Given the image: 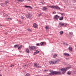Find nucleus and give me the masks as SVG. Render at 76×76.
Here are the masks:
<instances>
[{
  "instance_id": "obj_1",
  "label": "nucleus",
  "mask_w": 76,
  "mask_h": 76,
  "mask_svg": "<svg viewBox=\"0 0 76 76\" xmlns=\"http://www.w3.org/2000/svg\"><path fill=\"white\" fill-rule=\"evenodd\" d=\"M49 72H50L49 74V75L50 76H53L54 75H60L61 73V72L60 71H54L51 69L49 70Z\"/></svg>"
},
{
  "instance_id": "obj_2",
  "label": "nucleus",
  "mask_w": 76,
  "mask_h": 76,
  "mask_svg": "<svg viewBox=\"0 0 76 76\" xmlns=\"http://www.w3.org/2000/svg\"><path fill=\"white\" fill-rule=\"evenodd\" d=\"M69 67H67L65 68H62L60 69V70L62 71V74H64L65 72H66V70L69 69Z\"/></svg>"
},
{
  "instance_id": "obj_3",
  "label": "nucleus",
  "mask_w": 76,
  "mask_h": 76,
  "mask_svg": "<svg viewBox=\"0 0 76 76\" xmlns=\"http://www.w3.org/2000/svg\"><path fill=\"white\" fill-rule=\"evenodd\" d=\"M49 7L52 9H56L57 10H61L60 8L57 6H51Z\"/></svg>"
},
{
  "instance_id": "obj_4",
  "label": "nucleus",
  "mask_w": 76,
  "mask_h": 76,
  "mask_svg": "<svg viewBox=\"0 0 76 76\" xmlns=\"http://www.w3.org/2000/svg\"><path fill=\"white\" fill-rule=\"evenodd\" d=\"M59 25L60 27L61 26H66V25H67V23H63L62 22H60Z\"/></svg>"
},
{
  "instance_id": "obj_5",
  "label": "nucleus",
  "mask_w": 76,
  "mask_h": 76,
  "mask_svg": "<svg viewBox=\"0 0 76 76\" xmlns=\"http://www.w3.org/2000/svg\"><path fill=\"white\" fill-rule=\"evenodd\" d=\"M29 48L31 50H34L36 49V48L34 46H30L29 47Z\"/></svg>"
},
{
  "instance_id": "obj_6",
  "label": "nucleus",
  "mask_w": 76,
  "mask_h": 76,
  "mask_svg": "<svg viewBox=\"0 0 76 76\" xmlns=\"http://www.w3.org/2000/svg\"><path fill=\"white\" fill-rule=\"evenodd\" d=\"M26 16L27 18H30L32 16V15L31 14L28 13L26 15Z\"/></svg>"
},
{
  "instance_id": "obj_7",
  "label": "nucleus",
  "mask_w": 76,
  "mask_h": 76,
  "mask_svg": "<svg viewBox=\"0 0 76 76\" xmlns=\"http://www.w3.org/2000/svg\"><path fill=\"white\" fill-rule=\"evenodd\" d=\"M54 19L57 20L58 19L60 18V16H58L57 15H55L54 17Z\"/></svg>"
},
{
  "instance_id": "obj_8",
  "label": "nucleus",
  "mask_w": 76,
  "mask_h": 76,
  "mask_svg": "<svg viewBox=\"0 0 76 76\" xmlns=\"http://www.w3.org/2000/svg\"><path fill=\"white\" fill-rule=\"evenodd\" d=\"M49 63H50V64H55L54 61H50L49 62Z\"/></svg>"
},
{
  "instance_id": "obj_9",
  "label": "nucleus",
  "mask_w": 76,
  "mask_h": 76,
  "mask_svg": "<svg viewBox=\"0 0 76 76\" xmlns=\"http://www.w3.org/2000/svg\"><path fill=\"white\" fill-rule=\"evenodd\" d=\"M55 63L56 64V63H57V62H58V61H60V59H59L57 58L55 59Z\"/></svg>"
},
{
  "instance_id": "obj_10",
  "label": "nucleus",
  "mask_w": 76,
  "mask_h": 76,
  "mask_svg": "<svg viewBox=\"0 0 76 76\" xmlns=\"http://www.w3.org/2000/svg\"><path fill=\"white\" fill-rule=\"evenodd\" d=\"M33 26L34 28H37V26H38V25L36 23H34L33 25Z\"/></svg>"
},
{
  "instance_id": "obj_11",
  "label": "nucleus",
  "mask_w": 76,
  "mask_h": 76,
  "mask_svg": "<svg viewBox=\"0 0 76 76\" xmlns=\"http://www.w3.org/2000/svg\"><path fill=\"white\" fill-rule=\"evenodd\" d=\"M64 56H70V55L69 54L67 53H64Z\"/></svg>"
},
{
  "instance_id": "obj_12",
  "label": "nucleus",
  "mask_w": 76,
  "mask_h": 76,
  "mask_svg": "<svg viewBox=\"0 0 76 76\" xmlns=\"http://www.w3.org/2000/svg\"><path fill=\"white\" fill-rule=\"evenodd\" d=\"M37 53H39V51L38 50H36L35 51L34 54L35 55V54H36Z\"/></svg>"
},
{
  "instance_id": "obj_13",
  "label": "nucleus",
  "mask_w": 76,
  "mask_h": 76,
  "mask_svg": "<svg viewBox=\"0 0 76 76\" xmlns=\"http://www.w3.org/2000/svg\"><path fill=\"white\" fill-rule=\"evenodd\" d=\"M47 9V8L45 7H43L42 8V10H46Z\"/></svg>"
},
{
  "instance_id": "obj_14",
  "label": "nucleus",
  "mask_w": 76,
  "mask_h": 76,
  "mask_svg": "<svg viewBox=\"0 0 76 76\" xmlns=\"http://www.w3.org/2000/svg\"><path fill=\"white\" fill-rule=\"evenodd\" d=\"M26 53H29V49L27 48L26 50Z\"/></svg>"
},
{
  "instance_id": "obj_15",
  "label": "nucleus",
  "mask_w": 76,
  "mask_h": 76,
  "mask_svg": "<svg viewBox=\"0 0 76 76\" xmlns=\"http://www.w3.org/2000/svg\"><path fill=\"white\" fill-rule=\"evenodd\" d=\"M59 19L60 20H63V17L62 16L61 17H59Z\"/></svg>"
},
{
  "instance_id": "obj_16",
  "label": "nucleus",
  "mask_w": 76,
  "mask_h": 76,
  "mask_svg": "<svg viewBox=\"0 0 76 76\" xmlns=\"http://www.w3.org/2000/svg\"><path fill=\"white\" fill-rule=\"evenodd\" d=\"M69 51H72V47H69Z\"/></svg>"
},
{
  "instance_id": "obj_17",
  "label": "nucleus",
  "mask_w": 76,
  "mask_h": 76,
  "mask_svg": "<svg viewBox=\"0 0 76 76\" xmlns=\"http://www.w3.org/2000/svg\"><path fill=\"white\" fill-rule=\"evenodd\" d=\"M19 45H15L14 47H15V48H17L18 47Z\"/></svg>"
},
{
  "instance_id": "obj_18",
  "label": "nucleus",
  "mask_w": 76,
  "mask_h": 76,
  "mask_svg": "<svg viewBox=\"0 0 76 76\" xmlns=\"http://www.w3.org/2000/svg\"><path fill=\"white\" fill-rule=\"evenodd\" d=\"M67 74L68 75H71V72H70V71H68L67 72Z\"/></svg>"
},
{
  "instance_id": "obj_19",
  "label": "nucleus",
  "mask_w": 76,
  "mask_h": 76,
  "mask_svg": "<svg viewBox=\"0 0 76 76\" xmlns=\"http://www.w3.org/2000/svg\"><path fill=\"white\" fill-rule=\"evenodd\" d=\"M59 33L61 35H62L63 34V31H60Z\"/></svg>"
},
{
  "instance_id": "obj_20",
  "label": "nucleus",
  "mask_w": 76,
  "mask_h": 76,
  "mask_svg": "<svg viewBox=\"0 0 76 76\" xmlns=\"http://www.w3.org/2000/svg\"><path fill=\"white\" fill-rule=\"evenodd\" d=\"M57 57V55L56 54H55L53 56V58H56Z\"/></svg>"
},
{
  "instance_id": "obj_21",
  "label": "nucleus",
  "mask_w": 76,
  "mask_h": 76,
  "mask_svg": "<svg viewBox=\"0 0 76 76\" xmlns=\"http://www.w3.org/2000/svg\"><path fill=\"white\" fill-rule=\"evenodd\" d=\"M34 67H37V63H34Z\"/></svg>"
},
{
  "instance_id": "obj_22",
  "label": "nucleus",
  "mask_w": 76,
  "mask_h": 76,
  "mask_svg": "<svg viewBox=\"0 0 76 76\" xmlns=\"http://www.w3.org/2000/svg\"><path fill=\"white\" fill-rule=\"evenodd\" d=\"M17 1H19L20 2H23V0H17Z\"/></svg>"
},
{
  "instance_id": "obj_23",
  "label": "nucleus",
  "mask_w": 76,
  "mask_h": 76,
  "mask_svg": "<svg viewBox=\"0 0 76 76\" xmlns=\"http://www.w3.org/2000/svg\"><path fill=\"white\" fill-rule=\"evenodd\" d=\"M31 76V75H30L29 74H28V73L26 74L25 75V76Z\"/></svg>"
},
{
  "instance_id": "obj_24",
  "label": "nucleus",
  "mask_w": 76,
  "mask_h": 76,
  "mask_svg": "<svg viewBox=\"0 0 76 76\" xmlns=\"http://www.w3.org/2000/svg\"><path fill=\"white\" fill-rule=\"evenodd\" d=\"M44 42H42L40 43V44L41 45H44Z\"/></svg>"
},
{
  "instance_id": "obj_25",
  "label": "nucleus",
  "mask_w": 76,
  "mask_h": 76,
  "mask_svg": "<svg viewBox=\"0 0 76 76\" xmlns=\"http://www.w3.org/2000/svg\"><path fill=\"white\" fill-rule=\"evenodd\" d=\"M10 67H14V65H13V64H11Z\"/></svg>"
},
{
  "instance_id": "obj_26",
  "label": "nucleus",
  "mask_w": 76,
  "mask_h": 76,
  "mask_svg": "<svg viewBox=\"0 0 76 76\" xmlns=\"http://www.w3.org/2000/svg\"><path fill=\"white\" fill-rule=\"evenodd\" d=\"M25 7H26L27 8H28V7H30V6H25Z\"/></svg>"
},
{
  "instance_id": "obj_27",
  "label": "nucleus",
  "mask_w": 76,
  "mask_h": 76,
  "mask_svg": "<svg viewBox=\"0 0 76 76\" xmlns=\"http://www.w3.org/2000/svg\"><path fill=\"white\" fill-rule=\"evenodd\" d=\"M39 43H37L36 44V45L37 46H39Z\"/></svg>"
},
{
  "instance_id": "obj_28",
  "label": "nucleus",
  "mask_w": 76,
  "mask_h": 76,
  "mask_svg": "<svg viewBox=\"0 0 76 76\" xmlns=\"http://www.w3.org/2000/svg\"><path fill=\"white\" fill-rule=\"evenodd\" d=\"M48 70L45 69V70H43V72H48Z\"/></svg>"
},
{
  "instance_id": "obj_29",
  "label": "nucleus",
  "mask_w": 76,
  "mask_h": 76,
  "mask_svg": "<svg viewBox=\"0 0 76 76\" xmlns=\"http://www.w3.org/2000/svg\"><path fill=\"white\" fill-rule=\"evenodd\" d=\"M69 34H70V35H73V32H70L69 33Z\"/></svg>"
},
{
  "instance_id": "obj_30",
  "label": "nucleus",
  "mask_w": 76,
  "mask_h": 76,
  "mask_svg": "<svg viewBox=\"0 0 76 76\" xmlns=\"http://www.w3.org/2000/svg\"><path fill=\"white\" fill-rule=\"evenodd\" d=\"M9 2L8 1H6L5 2V4H7V3H8Z\"/></svg>"
},
{
  "instance_id": "obj_31",
  "label": "nucleus",
  "mask_w": 76,
  "mask_h": 76,
  "mask_svg": "<svg viewBox=\"0 0 76 76\" xmlns=\"http://www.w3.org/2000/svg\"><path fill=\"white\" fill-rule=\"evenodd\" d=\"M7 19H10V20H12V18H8Z\"/></svg>"
},
{
  "instance_id": "obj_32",
  "label": "nucleus",
  "mask_w": 76,
  "mask_h": 76,
  "mask_svg": "<svg viewBox=\"0 0 76 76\" xmlns=\"http://www.w3.org/2000/svg\"><path fill=\"white\" fill-rule=\"evenodd\" d=\"M21 18L22 19H24V17L23 16L21 17Z\"/></svg>"
},
{
  "instance_id": "obj_33",
  "label": "nucleus",
  "mask_w": 76,
  "mask_h": 76,
  "mask_svg": "<svg viewBox=\"0 0 76 76\" xmlns=\"http://www.w3.org/2000/svg\"><path fill=\"white\" fill-rule=\"evenodd\" d=\"M45 29H48V27L47 26H46Z\"/></svg>"
},
{
  "instance_id": "obj_34",
  "label": "nucleus",
  "mask_w": 76,
  "mask_h": 76,
  "mask_svg": "<svg viewBox=\"0 0 76 76\" xmlns=\"http://www.w3.org/2000/svg\"><path fill=\"white\" fill-rule=\"evenodd\" d=\"M18 50H20V47H18Z\"/></svg>"
},
{
  "instance_id": "obj_35",
  "label": "nucleus",
  "mask_w": 76,
  "mask_h": 76,
  "mask_svg": "<svg viewBox=\"0 0 76 76\" xmlns=\"http://www.w3.org/2000/svg\"><path fill=\"white\" fill-rule=\"evenodd\" d=\"M41 3H42V4H44V2H42Z\"/></svg>"
},
{
  "instance_id": "obj_36",
  "label": "nucleus",
  "mask_w": 76,
  "mask_h": 76,
  "mask_svg": "<svg viewBox=\"0 0 76 76\" xmlns=\"http://www.w3.org/2000/svg\"><path fill=\"white\" fill-rule=\"evenodd\" d=\"M28 31H31V29H28Z\"/></svg>"
},
{
  "instance_id": "obj_37",
  "label": "nucleus",
  "mask_w": 76,
  "mask_h": 76,
  "mask_svg": "<svg viewBox=\"0 0 76 76\" xmlns=\"http://www.w3.org/2000/svg\"><path fill=\"white\" fill-rule=\"evenodd\" d=\"M63 44L64 45H66V43L64 42Z\"/></svg>"
},
{
  "instance_id": "obj_38",
  "label": "nucleus",
  "mask_w": 76,
  "mask_h": 76,
  "mask_svg": "<svg viewBox=\"0 0 76 76\" xmlns=\"http://www.w3.org/2000/svg\"><path fill=\"white\" fill-rule=\"evenodd\" d=\"M66 60H69V58H66Z\"/></svg>"
},
{
  "instance_id": "obj_39",
  "label": "nucleus",
  "mask_w": 76,
  "mask_h": 76,
  "mask_svg": "<svg viewBox=\"0 0 76 76\" xmlns=\"http://www.w3.org/2000/svg\"><path fill=\"white\" fill-rule=\"evenodd\" d=\"M39 16H41V14H39Z\"/></svg>"
},
{
  "instance_id": "obj_40",
  "label": "nucleus",
  "mask_w": 76,
  "mask_h": 76,
  "mask_svg": "<svg viewBox=\"0 0 76 76\" xmlns=\"http://www.w3.org/2000/svg\"><path fill=\"white\" fill-rule=\"evenodd\" d=\"M65 45H68V44L67 43H65Z\"/></svg>"
},
{
  "instance_id": "obj_41",
  "label": "nucleus",
  "mask_w": 76,
  "mask_h": 76,
  "mask_svg": "<svg viewBox=\"0 0 76 76\" xmlns=\"http://www.w3.org/2000/svg\"><path fill=\"white\" fill-rule=\"evenodd\" d=\"M61 15H64V14H63V13H61V14H60Z\"/></svg>"
},
{
  "instance_id": "obj_42",
  "label": "nucleus",
  "mask_w": 76,
  "mask_h": 76,
  "mask_svg": "<svg viewBox=\"0 0 76 76\" xmlns=\"http://www.w3.org/2000/svg\"><path fill=\"white\" fill-rule=\"evenodd\" d=\"M22 45H21V46H20V48H22Z\"/></svg>"
},
{
  "instance_id": "obj_43",
  "label": "nucleus",
  "mask_w": 76,
  "mask_h": 76,
  "mask_svg": "<svg viewBox=\"0 0 76 76\" xmlns=\"http://www.w3.org/2000/svg\"><path fill=\"white\" fill-rule=\"evenodd\" d=\"M58 13H59V14H61V13L60 12H58Z\"/></svg>"
},
{
  "instance_id": "obj_44",
  "label": "nucleus",
  "mask_w": 76,
  "mask_h": 76,
  "mask_svg": "<svg viewBox=\"0 0 76 76\" xmlns=\"http://www.w3.org/2000/svg\"><path fill=\"white\" fill-rule=\"evenodd\" d=\"M74 1H76V0H73Z\"/></svg>"
},
{
  "instance_id": "obj_45",
  "label": "nucleus",
  "mask_w": 76,
  "mask_h": 76,
  "mask_svg": "<svg viewBox=\"0 0 76 76\" xmlns=\"http://www.w3.org/2000/svg\"><path fill=\"white\" fill-rule=\"evenodd\" d=\"M0 26H1V27L2 26V25H0Z\"/></svg>"
},
{
  "instance_id": "obj_46",
  "label": "nucleus",
  "mask_w": 76,
  "mask_h": 76,
  "mask_svg": "<svg viewBox=\"0 0 76 76\" xmlns=\"http://www.w3.org/2000/svg\"><path fill=\"white\" fill-rule=\"evenodd\" d=\"M53 14H54V12H53Z\"/></svg>"
},
{
  "instance_id": "obj_47",
  "label": "nucleus",
  "mask_w": 76,
  "mask_h": 76,
  "mask_svg": "<svg viewBox=\"0 0 76 76\" xmlns=\"http://www.w3.org/2000/svg\"><path fill=\"white\" fill-rule=\"evenodd\" d=\"M0 76H1V75H0Z\"/></svg>"
},
{
  "instance_id": "obj_48",
  "label": "nucleus",
  "mask_w": 76,
  "mask_h": 76,
  "mask_svg": "<svg viewBox=\"0 0 76 76\" xmlns=\"http://www.w3.org/2000/svg\"><path fill=\"white\" fill-rule=\"evenodd\" d=\"M7 34H6V35H7Z\"/></svg>"
},
{
  "instance_id": "obj_49",
  "label": "nucleus",
  "mask_w": 76,
  "mask_h": 76,
  "mask_svg": "<svg viewBox=\"0 0 76 76\" xmlns=\"http://www.w3.org/2000/svg\"><path fill=\"white\" fill-rule=\"evenodd\" d=\"M75 47H76V46H75Z\"/></svg>"
}]
</instances>
